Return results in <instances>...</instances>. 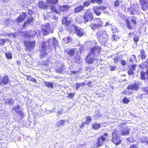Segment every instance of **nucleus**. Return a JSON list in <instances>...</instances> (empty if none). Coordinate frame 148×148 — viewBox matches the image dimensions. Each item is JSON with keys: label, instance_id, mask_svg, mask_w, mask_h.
I'll return each instance as SVG.
<instances>
[{"label": "nucleus", "instance_id": "nucleus-1", "mask_svg": "<svg viewBox=\"0 0 148 148\" xmlns=\"http://www.w3.org/2000/svg\"><path fill=\"white\" fill-rule=\"evenodd\" d=\"M46 41H44L42 42L40 54L41 58L43 59L46 56L47 54L46 53L47 49L48 48L49 49L50 48V46L51 45H53L55 47L58 46V41L55 38H49Z\"/></svg>", "mask_w": 148, "mask_h": 148}, {"label": "nucleus", "instance_id": "nucleus-2", "mask_svg": "<svg viewBox=\"0 0 148 148\" xmlns=\"http://www.w3.org/2000/svg\"><path fill=\"white\" fill-rule=\"evenodd\" d=\"M97 37L101 42L106 43L108 40L109 35L106 31L103 29H101L97 32Z\"/></svg>", "mask_w": 148, "mask_h": 148}, {"label": "nucleus", "instance_id": "nucleus-3", "mask_svg": "<svg viewBox=\"0 0 148 148\" xmlns=\"http://www.w3.org/2000/svg\"><path fill=\"white\" fill-rule=\"evenodd\" d=\"M103 26L102 22L99 18H96L94 20V23H91L90 27L93 30L97 29Z\"/></svg>", "mask_w": 148, "mask_h": 148}, {"label": "nucleus", "instance_id": "nucleus-4", "mask_svg": "<svg viewBox=\"0 0 148 148\" xmlns=\"http://www.w3.org/2000/svg\"><path fill=\"white\" fill-rule=\"evenodd\" d=\"M81 17H83V21L85 23L91 21L93 18L92 14L89 10H87L84 13V15L82 16Z\"/></svg>", "mask_w": 148, "mask_h": 148}, {"label": "nucleus", "instance_id": "nucleus-5", "mask_svg": "<svg viewBox=\"0 0 148 148\" xmlns=\"http://www.w3.org/2000/svg\"><path fill=\"white\" fill-rule=\"evenodd\" d=\"M35 41H26L24 42V44L25 49L30 51L33 50L35 46Z\"/></svg>", "mask_w": 148, "mask_h": 148}, {"label": "nucleus", "instance_id": "nucleus-6", "mask_svg": "<svg viewBox=\"0 0 148 148\" xmlns=\"http://www.w3.org/2000/svg\"><path fill=\"white\" fill-rule=\"evenodd\" d=\"M42 31L44 35H47L49 33L53 32V29H51L49 23H46L42 26Z\"/></svg>", "mask_w": 148, "mask_h": 148}, {"label": "nucleus", "instance_id": "nucleus-7", "mask_svg": "<svg viewBox=\"0 0 148 148\" xmlns=\"http://www.w3.org/2000/svg\"><path fill=\"white\" fill-rule=\"evenodd\" d=\"M100 47L97 46L91 48L89 53L99 59V57L98 56L100 55Z\"/></svg>", "mask_w": 148, "mask_h": 148}, {"label": "nucleus", "instance_id": "nucleus-8", "mask_svg": "<svg viewBox=\"0 0 148 148\" xmlns=\"http://www.w3.org/2000/svg\"><path fill=\"white\" fill-rule=\"evenodd\" d=\"M112 139L111 141L116 145H119L121 143V140L120 139L117 134L115 132L112 133Z\"/></svg>", "mask_w": 148, "mask_h": 148}, {"label": "nucleus", "instance_id": "nucleus-9", "mask_svg": "<svg viewBox=\"0 0 148 148\" xmlns=\"http://www.w3.org/2000/svg\"><path fill=\"white\" fill-rule=\"evenodd\" d=\"M99 60V59L90 53L88 55L86 59V62L90 64L94 62L98 61Z\"/></svg>", "mask_w": 148, "mask_h": 148}, {"label": "nucleus", "instance_id": "nucleus-10", "mask_svg": "<svg viewBox=\"0 0 148 148\" xmlns=\"http://www.w3.org/2000/svg\"><path fill=\"white\" fill-rule=\"evenodd\" d=\"M55 69L57 72L60 73H62L65 70V67L64 65L60 62L56 64Z\"/></svg>", "mask_w": 148, "mask_h": 148}, {"label": "nucleus", "instance_id": "nucleus-11", "mask_svg": "<svg viewBox=\"0 0 148 148\" xmlns=\"http://www.w3.org/2000/svg\"><path fill=\"white\" fill-rule=\"evenodd\" d=\"M140 2L143 10L146 11L148 9V0H140Z\"/></svg>", "mask_w": 148, "mask_h": 148}, {"label": "nucleus", "instance_id": "nucleus-12", "mask_svg": "<svg viewBox=\"0 0 148 148\" xmlns=\"http://www.w3.org/2000/svg\"><path fill=\"white\" fill-rule=\"evenodd\" d=\"M27 14L25 12H22L20 14V16L17 18L18 23H20L23 21L25 18Z\"/></svg>", "mask_w": 148, "mask_h": 148}, {"label": "nucleus", "instance_id": "nucleus-13", "mask_svg": "<svg viewBox=\"0 0 148 148\" xmlns=\"http://www.w3.org/2000/svg\"><path fill=\"white\" fill-rule=\"evenodd\" d=\"M105 138L103 136H101L100 137L98 138L97 140V143L96 144V146L98 147L101 146L102 145L103 142L104 141H105Z\"/></svg>", "mask_w": 148, "mask_h": 148}, {"label": "nucleus", "instance_id": "nucleus-14", "mask_svg": "<svg viewBox=\"0 0 148 148\" xmlns=\"http://www.w3.org/2000/svg\"><path fill=\"white\" fill-rule=\"evenodd\" d=\"M75 33L79 37H82L83 36L84 34V30L80 27H78L77 28H76Z\"/></svg>", "mask_w": 148, "mask_h": 148}, {"label": "nucleus", "instance_id": "nucleus-15", "mask_svg": "<svg viewBox=\"0 0 148 148\" xmlns=\"http://www.w3.org/2000/svg\"><path fill=\"white\" fill-rule=\"evenodd\" d=\"M136 65H132L130 66V68H129L127 73L130 76L133 75L134 73V71L136 69Z\"/></svg>", "mask_w": 148, "mask_h": 148}, {"label": "nucleus", "instance_id": "nucleus-16", "mask_svg": "<svg viewBox=\"0 0 148 148\" xmlns=\"http://www.w3.org/2000/svg\"><path fill=\"white\" fill-rule=\"evenodd\" d=\"M33 18L32 17H28L27 20V21L25 22L24 23L23 26L24 28L27 26L28 25H32L33 23Z\"/></svg>", "mask_w": 148, "mask_h": 148}, {"label": "nucleus", "instance_id": "nucleus-17", "mask_svg": "<svg viewBox=\"0 0 148 148\" xmlns=\"http://www.w3.org/2000/svg\"><path fill=\"white\" fill-rule=\"evenodd\" d=\"M140 78L141 79L144 80L147 79H148V68L145 73L144 71H141L140 72Z\"/></svg>", "mask_w": 148, "mask_h": 148}, {"label": "nucleus", "instance_id": "nucleus-18", "mask_svg": "<svg viewBox=\"0 0 148 148\" xmlns=\"http://www.w3.org/2000/svg\"><path fill=\"white\" fill-rule=\"evenodd\" d=\"M140 87L136 84H130L128 87V89L132 90L137 91L139 89Z\"/></svg>", "mask_w": 148, "mask_h": 148}, {"label": "nucleus", "instance_id": "nucleus-19", "mask_svg": "<svg viewBox=\"0 0 148 148\" xmlns=\"http://www.w3.org/2000/svg\"><path fill=\"white\" fill-rule=\"evenodd\" d=\"M9 82V78L7 76H4L1 79V82H0L1 85H2V83L4 84H6Z\"/></svg>", "mask_w": 148, "mask_h": 148}, {"label": "nucleus", "instance_id": "nucleus-20", "mask_svg": "<svg viewBox=\"0 0 148 148\" xmlns=\"http://www.w3.org/2000/svg\"><path fill=\"white\" fill-rule=\"evenodd\" d=\"M49 5L46 3H45L42 1H40L39 2V7L40 8L44 9H46L48 7Z\"/></svg>", "mask_w": 148, "mask_h": 148}, {"label": "nucleus", "instance_id": "nucleus-21", "mask_svg": "<svg viewBox=\"0 0 148 148\" xmlns=\"http://www.w3.org/2000/svg\"><path fill=\"white\" fill-rule=\"evenodd\" d=\"M62 22L64 25L66 27V28H68V27H69V24L70 23V21H68L67 19L66 18H63L62 20Z\"/></svg>", "mask_w": 148, "mask_h": 148}, {"label": "nucleus", "instance_id": "nucleus-22", "mask_svg": "<svg viewBox=\"0 0 148 148\" xmlns=\"http://www.w3.org/2000/svg\"><path fill=\"white\" fill-rule=\"evenodd\" d=\"M125 21L127 27L130 29H133V23H131V21H130L129 19H127L125 20Z\"/></svg>", "mask_w": 148, "mask_h": 148}, {"label": "nucleus", "instance_id": "nucleus-23", "mask_svg": "<svg viewBox=\"0 0 148 148\" xmlns=\"http://www.w3.org/2000/svg\"><path fill=\"white\" fill-rule=\"evenodd\" d=\"M83 6L82 5H79L75 8L74 9V12L77 13L82 11L84 9Z\"/></svg>", "mask_w": 148, "mask_h": 148}, {"label": "nucleus", "instance_id": "nucleus-24", "mask_svg": "<svg viewBox=\"0 0 148 148\" xmlns=\"http://www.w3.org/2000/svg\"><path fill=\"white\" fill-rule=\"evenodd\" d=\"M70 8V6L68 5H63L59 6V9L61 11H65Z\"/></svg>", "mask_w": 148, "mask_h": 148}, {"label": "nucleus", "instance_id": "nucleus-25", "mask_svg": "<svg viewBox=\"0 0 148 148\" xmlns=\"http://www.w3.org/2000/svg\"><path fill=\"white\" fill-rule=\"evenodd\" d=\"M65 122V121L63 120L59 121L55 124V127H58L61 126H64V123Z\"/></svg>", "mask_w": 148, "mask_h": 148}, {"label": "nucleus", "instance_id": "nucleus-26", "mask_svg": "<svg viewBox=\"0 0 148 148\" xmlns=\"http://www.w3.org/2000/svg\"><path fill=\"white\" fill-rule=\"evenodd\" d=\"M136 18L135 17L131 16L129 17L127 19H129L130 21L133 23V25H135L136 23Z\"/></svg>", "mask_w": 148, "mask_h": 148}, {"label": "nucleus", "instance_id": "nucleus-27", "mask_svg": "<svg viewBox=\"0 0 148 148\" xmlns=\"http://www.w3.org/2000/svg\"><path fill=\"white\" fill-rule=\"evenodd\" d=\"M140 56L141 57V59L142 60H144L145 59L146 55L144 50L143 49H142L140 50Z\"/></svg>", "mask_w": 148, "mask_h": 148}, {"label": "nucleus", "instance_id": "nucleus-28", "mask_svg": "<svg viewBox=\"0 0 148 148\" xmlns=\"http://www.w3.org/2000/svg\"><path fill=\"white\" fill-rule=\"evenodd\" d=\"M58 1V0H46V3L49 4H55Z\"/></svg>", "mask_w": 148, "mask_h": 148}, {"label": "nucleus", "instance_id": "nucleus-29", "mask_svg": "<svg viewBox=\"0 0 148 148\" xmlns=\"http://www.w3.org/2000/svg\"><path fill=\"white\" fill-rule=\"evenodd\" d=\"M92 128L95 130H97L99 129L100 127V124H99L95 123L92 125Z\"/></svg>", "mask_w": 148, "mask_h": 148}, {"label": "nucleus", "instance_id": "nucleus-30", "mask_svg": "<svg viewBox=\"0 0 148 148\" xmlns=\"http://www.w3.org/2000/svg\"><path fill=\"white\" fill-rule=\"evenodd\" d=\"M78 27L75 25H72L70 26V29L69 30L71 32V33H75L76 31V28Z\"/></svg>", "mask_w": 148, "mask_h": 148}, {"label": "nucleus", "instance_id": "nucleus-31", "mask_svg": "<svg viewBox=\"0 0 148 148\" xmlns=\"http://www.w3.org/2000/svg\"><path fill=\"white\" fill-rule=\"evenodd\" d=\"M31 34H30L29 36L30 37H32L34 35H36L37 37H38L39 35H40L39 31L38 30H36L35 32H32Z\"/></svg>", "mask_w": 148, "mask_h": 148}, {"label": "nucleus", "instance_id": "nucleus-32", "mask_svg": "<svg viewBox=\"0 0 148 148\" xmlns=\"http://www.w3.org/2000/svg\"><path fill=\"white\" fill-rule=\"evenodd\" d=\"M13 110H14L15 112L17 114L21 111V108L19 105L14 106L13 108Z\"/></svg>", "mask_w": 148, "mask_h": 148}, {"label": "nucleus", "instance_id": "nucleus-33", "mask_svg": "<svg viewBox=\"0 0 148 148\" xmlns=\"http://www.w3.org/2000/svg\"><path fill=\"white\" fill-rule=\"evenodd\" d=\"M94 12L95 14L98 16L101 15V13L99 8H94Z\"/></svg>", "mask_w": 148, "mask_h": 148}, {"label": "nucleus", "instance_id": "nucleus-34", "mask_svg": "<svg viewBox=\"0 0 148 148\" xmlns=\"http://www.w3.org/2000/svg\"><path fill=\"white\" fill-rule=\"evenodd\" d=\"M67 54L71 56H73L75 54V51L73 49H69L67 51Z\"/></svg>", "mask_w": 148, "mask_h": 148}, {"label": "nucleus", "instance_id": "nucleus-35", "mask_svg": "<svg viewBox=\"0 0 148 148\" xmlns=\"http://www.w3.org/2000/svg\"><path fill=\"white\" fill-rule=\"evenodd\" d=\"M5 101L6 103H8L10 105L13 104L14 103L12 98H7L5 99Z\"/></svg>", "mask_w": 148, "mask_h": 148}, {"label": "nucleus", "instance_id": "nucleus-36", "mask_svg": "<svg viewBox=\"0 0 148 148\" xmlns=\"http://www.w3.org/2000/svg\"><path fill=\"white\" fill-rule=\"evenodd\" d=\"M119 38L120 37L118 35L113 34L112 38V40H114L115 41H117L119 39Z\"/></svg>", "mask_w": 148, "mask_h": 148}, {"label": "nucleus", "instance_id": "nucleus-37", "mask_svg": "<svg viewBox=\"0 0 148 148\" xmlns=\"http://www.w3.org/2000/svg\"><path fill=\"white\" fill-rule=\"evenodd\" d=\"M44 84L46 86L48 87L53 88V84L49 82H45Z\"/></svg>", "mask_w": 148, "mask_h": 148}, {"label": "nucleus", "instance_id": "nucleus-38", "mask_svg": "<svg viewBox=\"0 0 148 148\" xmlns=\"http://www.w3.org/2000/svg\"><path fill=\"white\" fill-rule=\"evenodd\" d=\"M86 120L85 122V124L88 125L91 121V118L90 116H88L86 118Z\"/></svg>", "mask_w": 148, "mask_h": 148}, {"label": "nucleus", "instance_id": "nucleus-39", "mask_svg": "<svg viewBox=\"0 0 148 148\" xmlns=\"http://www.w3.org/2000/svg\"><path fill=\"white\" fill-rule=\"evenodd\" d=\"M27 80L31 81L32 82H36L37 81L36 79L32 77L31 76H27Z\"/></svg>", "mask_w": 148, "mask_h": 148}, {"label": "nucleus", "instance_id": "nucleus-40", "mask_svg": "<svg viewBox=\"0 0 148 148\" xmlns=\"http://www.w3.org/2000/svg\"><path fill=\"white\" fill-rule=\"evenodd\" d=\"M91 3L90 1H85L83 3V6L84 8L85 7H87L90 5Z\"/></svg>", "mask_w": 148, "mask_h": 148}, {"label": "nucleus", "instance_id": "nucleus-41", "mask_svg": "<svg viewBox=\"0 0 148 148\" xmlns=\"http://www.w3.org/2000/svg\"><path fill=\"white\" fill-rule=\"evenodd\" d=\"M5 54L7 59H9L12 58V56L11 53L9 52L5 53Z\"/></svg>", "mask_w": 148, "mask_h": 148}, {"label": "nucleus", "instance_id": "nucleus-42", "mask_svg": "<svg viewBox=\"0 0 148 148\" xmlns=\"http://www.w3.org/2000/svg\"><path fill=\"white\" fill-rule=\"evenodd\" d=\"M84 85V83H77L76 84H75V89L77 90L78 89L80 86H82Z\"/></svg>", "mask_w": 148, "mask_h": 148}, {"label": "nucleus", "instance_id": "nucleus-43", "mask_svg": "<svg viewBox=\"0 0 148 148\" xmlns=\"http://www.w3.org/2000/svg\"><path fill=\"white\" fill-rule=\"evenodd\" d=\"M136 60V56L134 55H132L131 57L130 58V61L132 62H134Z\"/></svg>", "mask_w": 148, "mask_h": 148}, {"label": "nucleus", "instance_id": "nucleus-44", "mask_svg": "<svg viewBox=\"0 0 148 148\" xmlns=\"http://www.w3.org/2000/svg\"><path fill=\"white\" fill-rule=\"evenodd\" d=\"M50 9L52 12H55L56 13H59V12L56 10V8L54 6H51Z\"/></svg>", "mask_w": 148, "mask_h": 148}, {"label": "nucleus", "instance_id": "nucleus-45", "mask_svg": "<svg viewBox=\"0 0 148 148\" xmlns=\"http://www.w3.org/2000/svg\"><path fill=\"white\" fill-rule=\"evenodd\" d=\"M94 115L96 118L98 119L99 118L101 115L98 111H95Z\"/></svg>", "mask_w": 148, "mask_h": 148}, {"label": "nucleus", "instance_id": "nucleus-46", "mask_svg": "<svg viewBox=\"0 0 148 148\" xmlns=\"http://www.w3.org/2000/svg\"><path fill=\"white\" fill-rule=\"evenodd\" d=\"M112 32L113 33V34L116 32H118V29L116 27H112Z\"/></svg>", "mask_w": 148, "mask_h": 148}, {"label": "nucleus", "instance_id": "nucleus-47", "mask_svg": "<svg viewBox=\"0 0 148 148\" xmlns=\"http://www.w3.org/2000/svg\"><path fill=\"white\" fill-rule=\"evenodd\" d=\"M142 90L145 92L146 93L148 94V87H145L141 88Z\"/></svg>", "mask_w": 148, "mask_h": 148}, {"label": "nucleus", "instance_id": "nucleus-48", "mask_svg": "<svg viewBox=\"0 0 148 148\" xmlns=\"http://www.w3.org/2000/svg\"><path fill=\"white\" fill-rule=\"evenodd\" d=\"M7 40L4 39H0V45H3L6 42Z\"/></svg>", "mask_w": 148, "mask_h": 148}, {"label": "nucleus", "instance_id": "nucleus-49", "mask_svg": "<svg viewBox=\"0 0 148 148\" xmlns=\"http://www.w3.org/2000/svg\"><path fill=\"white\" fill-rule=\"evenodd\" d=\"M21 36L24 38H26L28 36V35L26 32H24L21 33Z\"/></svg>", "mask_w": 148, "mask_h": 148}, {"label": "nucleus", "instance_id": "nucleus-50", "mask_svg": "<svg viewBox=\"0 0 148 148\" xmlns=\"http://www.w3.org/2000/svg\"><path fill=\"white\" fill-rule=\"evenodd\" d=\"M130 101L126 97L125 98L123 99V103L125 104H127Z\"/></svg>", "mask_w": 148, "mask_h": 148}, {"label": "nucleus", "instance_id": "nucleus-51", "mask_svg": "<svg viewBox=\"0 0 148 148\" xmlns=\"http://www.w3.org/2000/svg\"><path fill=\"white\" fill-rule=\"evenodd\" d=\"M127 10L128 11L130 12V14L133 15L134 14V9L132 8H128Z\"/></svg>", "mask_w": 148, "mask_h": 148}, {"label": "nucleus", "instance_id": "nucleus-52", "mask_svg": "<svg viewBox=\"0 0 148 148\" xmlns=\"http://www.w3.org/2000/svg\"><path fill=\"white\" fill-rule=\"evenodd\" d=\"M17 114H18L21 118H23L24 117V113L21 111Z\"/></svg>", "mask_w": 148, "mask_h": 148}, {"label": "nucleus", "instance_id": "nucleus-53", "mask_svg": "<svg viewBox=\"0 0 148 148\" xmlns=\"http://www.w3.org/2000/svg\"><path fill=\"white\" fill-rule=\"evenodd\" d=\"M116 68L115 66H110V69L111 71H114L115 70Z\"/></svg>", "mask_w": 148, "mask_h": 148}, {"label": "nucleus", "instance_id": "nucleus-54", "mask_svg": "<svg viewBox=\"0 0 148 148\" xmlns=\"http://www.w3.org/2000/svg\"><path fill=\"white\" fill-rule=\"evenodd\" d=\"M68 95V97L71 99H72L73 97L75 95V94L73 93H69Z\"/></svg>", "mask_w": 148, "mask_h": 148}, {"label": "nucleus", "instance_id": "nucleus-55", "mask_svg": "<svg viewBox=\"0 0 148 148\" xmlns=\"http://www.w3.org/2000/svg\"><path fill=\"white\" fill-rule=\"evenodd\" d=\"M67 41L66 43H68L70 42H71L72 41V39L70 37H67L66 38Z\"/></svg>", "mask_w": 148, "mask_h": 148}, {"label": "nucleus", "instance_id": "nucleus-56", "mask_svg": "<svg viewBox=\"0 0 148 148\" xmlns=\"http://www.w3.org/2000/svg\"><path fill=\"white\" fill-rule=\"evenodd\" d=\"M93 69V68L92 67H89L87 68V71L90 72L92 71Z\"/></svg>", "mask_w": 148, "mask_h": 148}, {"label": "nucleus", "instance_id": "nucleus-57", "mask_svg": "<svg viewBox=\"0 0 148 148\" xmlns=\"http://www.w3.org/2000/svg\"><path fill=\"white\" fill-rule=\"evenodd\" d=\"M138 145H133L131 146L130 148H138Z\"/></svg>", "mask_w": 148, "mask_h": 148}, {"label": "nucleus", "instance_id": "nucleus-58", "mask_svg": "<svg viewBox=\"0 0 148 148\" xmlns=\"http://www.w3.org/2000/svg\"><path fill=\"white\" fill-rule=\"evenodd\" d=\"M134 40L136 42H138L139 40V38L137 37H135L134 38Z\"/></svg>", "mask_w": 148, "mask_h": 148}, {"label": "nucleus", "instance_id": "nucleus-59", "mask_svg": "<svg viewBox=\"0 0 148 148\" xmlns=\"http://www.w3.org/2000/svg\"><path fill=\"white\" fill-rule=\"evenodd\" d=\"M57 113L58 115H61L62 114V110L60 109L57 112Z\"/></svg>", "mask_w": 148, "mask_h": 148}, {"label": "nucleus", "instance_id": "nucleus-60", "mask_svg": "<svg viewBox=\"0 0 148 148\" xmlns=\"http://www.w3.org/2000/svg\"><path fill=\"white\" fill-rule=\"evenodd\" d=\"M100 10H105L106 8L104 6H101L99 7H98Z\"/></svg>", "mask_w": 148, "mask_h": 148}, {"label": "nucleus", "instance_id": "nucleus-61", "mask_svg": "<svg viewBox=\"0 0 148 148\" xmlns=\"http://www.w3.org/2000/svg\"><path fill=\"white\" fill-rule=\"evenodd\" d=\"M119 2L118 1H116L114 3V5L115 6H118L119 5Z\"/></svg>", "mask_w": 148, "mask_h": 148}, {"label": "nucleus", "instance_id": "nucleus-62", "mask_svg": "<svg viewBox=\"0 0 148 148\" xmlns=\"http://www.w3.org/2000/svg\"><path fill=\"white\" fill-rule=\"evenodd\" d=\"M121 64L123 65L124 66L126 64V63L124 60H122L121 61Z\"/></svg>", "mask_w": 148, "mask_h": 148}, {"label": "nucleus", "instance_id": "nucleus-63", "mask_svg": "<svg viewBox=\"0 0 148 148\" xmlns=\"http://www.w3.org/2000/svg\"><path fill=\"white\" fill-rule=\"evenodd\" d=\"M126 130H123L121 133V135H126Z\"/></svg>", "mask_w": 148, "mask_h": 148}, {"label": "nucleus", "instance_id": "nucleus-64", "mask_svg": "<svg viewBox=\"0 0 148 148\" xmlns=\"http://www.w3.org/2000/svg\"><path fill=\"white\" fill-rule=\"evenodd\" d=\"M96 2L99 4H100L102 3V1L101 0H97Z\"/></svg>", "mask_w": 148, "mask_h": 148}]
</instances>
